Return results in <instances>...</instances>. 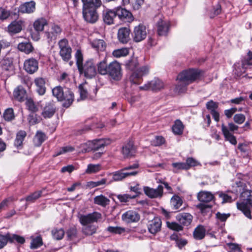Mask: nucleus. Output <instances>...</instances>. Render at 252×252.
Wrapping results in <instances>:
<instances>
[{
  "instance_id": "17",
  "label": "nucleus",
  "mask_w": 252,
  "mask_h": 252,
  "mask_svg": "<svg viewBox=\"0 0 252 252\" xmlns=\"http://www.w3.org/2000/svg\"><path fill=\"white\" fill-rule=\"evenodd\" d=\"M24 22L22 20H14L7 26L6 31L10 34L19 33L22 30Z\"/></svg>"
},
{
  "instance_id": "15",
  "label": "nucleus",
  "mask_w": 252,
  "mask_h": 252,
  "mask_svg": "<svg viewBox=\"0 0 252 252\" xmlns=\"http://www.w3.org/2000/svg\"><path fill=\"white\" fill-rule=\"evenodd\" d=\"M62 31V29L60 26L53 24L51 26L50 31L45 32V35L49 41H54L60 36Z\"/></svg>"
},
{
  "instance_id": "62",
  "label": "nucleus",
  "mask_w": 252,
  "mask_h": 252,
  "mask_svg": "<svg viewBox=\"0 0 252 252\" xmlns=\"http://www.w3.org/2000/svg\"><path fill=\"white\" fill-rule=\"evenodd\" d=\"M174 167L173 172L176 173L179 170H187L185 163L184 162H174L172 164Z\"/></svg>"
},
{
  "instance_id": "56",
  "label": "nucleus",
  "mask_w": 252,
  "mask_h": 252,
  "mask_svg": "<svg viewBox=\"0 0 252 252\" xmlns=\"http://www.w3.org/2000/svg\"><path fill=\"white\" fill-rule=\"evenodd\" d=\"M42 245V240L40 236H37L35 238H32L31 243V248L32 249H36Z\"/></svg>"
},
{
  "instance_id": "59",
  "label": "nucleus",
  "mask_w": 252,
  "mask_h": 252,
  "mask_svg": "<svg viewBox=\"0 0 252 252\" xmlns=\"http://www.w3.org/2000/svg\"><path fill=\"white\" fill-rule=\"evenodd\" d=\"M26 104L28 110L32 112L35 113L38 111V107L32 99H28L26 102Z\"/></svg>"
},
{
  "instance_id": "23",
  "label": "nucleus",
  "mask_w": 252,
  "mask_h": 252,
  "mask_svg": "<svg viewBox=\"0 0 252 252\" xmlns=\"http://www.w3.org/2000/svg\"><path fill=\"white\" fill-rule=\"evenodd\" d=\"M176 220L181 225L188 226L191 223L192 216L188 213H180L177 215Z\"/></svg>"
},
{
  "instance_id": "10",
  "label": "nucleus",
  "mask_w": 252,
  "mask_h": 252,
  "mask_svg": "<svg viewBox=\"0 0 252 252\" xmlns=\"http://www.w3.org/2000/svg\"><path fill=\"white\" fill-rule=\"evenodd\" d=\"M147 34L146 27L143 25L139 24L134 28L132 33L133 41L139 42L143 40L146 37Z\"/></svg>"
},
{
  "instance_id": "2",
  "label": "nucleus",
  "mask_w": 252,
  "mask_h": 252,
  "mask_svg": "<svg viewBox=\"0 0 252 252\" xmlns=\"http://www.w3.org/2000/svg\"><path fill=\"white\" fill-rule=\"evenodd\" d=\"M138 63L136 60L129 61L126 63V67L130 70H133L129 77V81L133 84H139L142 81V77L147 74L149 71L148 66H143L137 68Z\"/></svg>"
},
{
  "instance_id": "4",
  "label": "nucleus",
  "mask_w": 252,
  "mask_h": 252,
  "mask_svg": "<svg viewBox=\"0 0 252 252\" xmlns=\"http://www.w3.org/2000/svg\"><path fill=\"white\" fill-rule=\"evenodd\" d=\"M243 201L237 203V208L241 211L245 216L249 219H252L251 210L248 206L252 207V190H246L242 194Z\"/></svg>"
},
{
  "instance_id": "36",
  "label": "nucleus",
  "mask_w": 252,
  "mask_h": 252,
  "mask_svg": "<svg viewBox=\"0 0 252 252\" xmlns=\"http://www.w3.org/2000/svg\"><path fill=\"white\" fill-rule=\"evenodd\" d=\"M206 230L202 225H198L196 227L193 231V237L196 240H201L205 236Z\"/></svg>"
},
{
  "instance_id": "16",
  "label": "nucleus",
  "mask_w": 252,
  "mask_h": 252,
  "mask_svg": "<svg viewBox=\"0 0 252 252\" xmlns=\"http://www.w3.org/2000/svg\"><path fill=\"white\" fill-rule=\"evenodd\" d=\"M140 218L139 213L134 210H128L122 216V220L126 223L136 222L139 220Z\"/></svg>"
},
{
  "instance_id": "51",
  "label": "nucleus",
  "mask_w": 252,
  "mask_h": 252,
  "mask_svg": "<svg viewBox=\"0 0 252 252\" xmlns=\"http://www.w3.org/2000/svg\"><path fill=\"white\" fill-rule=\"evenodd\" d=\"M83 228V233L86 235H92L95 233L96 231V227L94 225L89 224Z\"/></svg>"
},
{
  "instance_id": "60",
  "label": "nucleus",
  "mask_w": 252,
  "mask_h": 252,
  "mask_svg": "<svg viewBox=\"0 0 252 252\" xmlns=\"http://www.w3.org/2000/svg\"><path fill=\"white\" fill-rule=\"evenodd\" d=\"M167 226L170 229L175 230L177 231H179L183 230V227L180 224H179L178 223L176 222H166Z\"/></svg>"
},
{
  "instance_id": "14",
  "label": "nucleus",
  "mask_w": 252,
  "mask_h": 252,
  "mask_svg": "<svg viewBox=\"0 0 252 252\" xmlns=\"http://www.w3.org/2000/svg\"><path fill=\"white\" fill-rule=\"evenodd\" d=\"M126 170L123 168L121 170L113 172L111 174L113 176L112 179L110 181L118 182L131 176H135L138 174L137 171L126 172Z\"/></svg>"
},
{
  "instance_id": "35",
  "label": "nucleus",
  "mask_w": 252,
  "mask_h": 252,
  "mask_svg": "<svg viewBox=\"0 0 252 252\" xmlns=\"http://www.w3.org/2000/svg\"><path fill=\"white\" fill-rule=\"evenodd\" d=\"M183 203L182 198L178 195H174L170 199V204L174 210L179 209Z\"/></svg>"
},
{
  "instance_id": "6",
  "label": "nucleus",
  "mask_w": 252,
  "mask_h": 252,
  "mask_svg": "<svg viewBox=\"0 0 252 252\" xmlns=\"http://www.w3.org/2000/svg\"><path fill=\"white\" fill-rule=\"evenodd\" d=\"M101 214L97 212H94L86 215L78 213L77 215L79 221L83 226H86L92 224L94 222H97L101 219Z\"/></svg>"
},
{
  "instance_id": "8",
  "label": "nucleus",
  "mask_w": 252,
  "mask_h": 252,
  "mask_svg": "<svg viewBox=\"0 0 252 252\" xmlns=\"http://www.w3.org/2000/svg\"><path fill=\"white\" fill-rule=\"evenodd\" d=\"M120 64L117 61H114L109 63L107 75L115 80L121 79L122 74Z\"/></svg>"
},
{
  "instance_id": "1",
  "label": "nucleus",
  "mask_w": 252,
  "mask_h": 252,
  "mask_svg": "<svg viewBox=\"0 0 252 252\" xmlns=\"http://www.w3.org/2000/svg\"><path fill=\"white\" fill-rule=\"evenodd\" d=\"M202 72L197 69H189L181 72L177 76V84L175 87V91L179 93L186 92L187 87L190 84L200 79Z\"/></svg>"
},
{
  "instance_id": "5",
  "label": "nucleus",
  "mask_w": 252,
  "mask_h": 252,
  "mask_svg": "<svg viewBox=\"0 0 252 252\" xmlns=\"http://www.w3.org/2000/svg\"><path fill=\"white\" fill-rule=\"evenodd\" d=\"M58 45L59 55L64 62H68L72 57V48L68 41L66 38H63L59 41Z\"/></svg>"
},
{
  "instance_id": "22",
  "label": "nucleus",
  "mask_w": 252,
  "mask_h": 252,
  "mask_svg": "<svg viewBox=\"0 0 252 252\" xmlns=\"http://www.w3.org/2000/svg\"><path fill=\"white\" fill-rule=\"evenodd\" d=\"M63 94V98L62 101H63L64 102L63 105L64 107L68 108L74 100V94L69 89L66 88H64Z\"/></svg>"
},
{
  "instance_id": "33",
  "label": "nucleus",
  "mask_w": 252,
  "mask_h": 252,
  "mask_svg": "<svg viewBox=\"0 0 252 252\" xmlns=\"http://www.w3.org/2000/svg\"><path fill=\"white\" fill-rule=\"evenodd\" d=\"M109 64H107V61L105 59L97 64V71L99 74L105 75H107Z\"/></svg>"
},
{
  "instance_id": "39",
  "label": "nucleus",
  "mask_w": 252,
  "mask_h": 252,
  "mask_svg": "<svg viewBox=\"0 0 252 252\" xmlns=\"http://www.w3.org/2000/svg\"><path fill=\"white\" fill-rule=\"evenodd\" d=\"M47 24L45 19L41 18L35 20L33 23V27L37 32H41L44 30V26Z\"/></svg>"
},
{
  "instance_id": "34",
  "label": "nucleus",
  "mask_w": 252,
  "mask_h": 252,
  "mask_svg": "<svg viewBox=\"0 0 252 252\" xmlns=\"http://www.w3.org/2000/svg\"><path fill=\"white\" fill-rule=\"evenodd\" d=\"M46 139L47 136L44 132L41 131H37L34 136L33 142L36 146L39 147Z\"/></svg>"
},
{
  "instance_id": "42",
  "label": "nucleus",
  "mask_w": 252,
  "mask_h": 252,
  "mask_svg": "<svg viewBox=\"0 0 252 252\" xmlns=\"http://www.w3.org/2000/svg\"><path fill=\"white\" fill-rule=\"evenodd\" d=\"M64 91V88L61 86H56L52 89L53 95L56 97L59 101H62Z\"/></svg>"
},
{
  "instance_id": "47",
  "label": "nucleus",
  "mask_w": 252,
  "mask_h": 252,
  "mask_svg": "<svg viewBox=\"0 0 252 252\" xmlns=\"http://www.w3.org/2000/svg\"><path fill=\"white\" fill-rule=\"evenodd\" d=\"M42 194V191L39 190L34 192L33 193L31 194L26 197L25 199L22 198L20 199L21 201H22L25 200L26 201L28 202H34L36 200L39 198Z\"/></svg>"
},
{
  "instance_id": "57",
  "label": "nucleus",
  "mask_w": 252,
  "mask_h": 252,
  "mask_svg": "<svg viewBox=\"0 0 252 252\" xmlns=\"http://www.w3.org/2000/svg\"><path fill=\"white\" fill-rule=\"evenodd\" d=\"M3 118L7 121H10L14 118L13 110L12 108H7L4 111L3 115Z\"/></svg>"
},
{
  "instance_id": "49",
  "label": "nucleus",
  "mask_w": 252,
  "mask_h": 252,
  "mask_svg": "<svg viewBox=\"0 0 252 252\" xmlns=\"http://www.w3.org/2000/svg\"><path fill=\"white\" fill-rule=\"evenodd\" d=\"M74 56L77 68H79L80 66L84 64L83 55L81 50L77 49L75 53Z\"/></svg>"
},
{
  "instance_id": "18",
  "label": "nucleus",
  "mask_w": 252,
  "mask_h": 252,
  "mask_svg": "<svg viewBox=\"0 0 252 252\" xmlns=\"http://www.w3.org/2000/svg\"><path fill=\"white\" fill-rule=\"evenodd\" d=\"M162 222L158 217L154 218L152 220L149 221L148 229L150 233L156 234L160 231Z\"/></svg>"
},
{
  "instance_id": "9",
  "label": "nucleus",
  "mask_w": 252,
  "mask_h": 252,
  "mask_svg": "<svg viewBox=\"0 0 252 252\" xmlns=\"http://www.w3.org/2000/svg\"><path fill=\"white\" fill-rule=\"evenodd\" d=\"M116 16L121 21L130 23L134 20V17L131 12L125 8L119 6L115 8Z\"/></svg>"
},
{
  "instance_id": "54",
  "label": "nucleus",
  "mask_w": 252,
  "mask_h": 252,
  "mask_svg": "<svg viewBox=\"0 0 252 252\" xmlns=\"http://www.w3.org/2000/svg\"><path fill=\"white\" fill-rule=\"evenodd\" d=\"M11 14V12L6 9L0 7V20L2 22L7 20Z\"/></svg>"
},
{
  "instance_id": "58",
  "label": "nucleus",
  "mask_w": 252,
  "mask_h": 252,
  "mask_svg": "<svg viewBox=\"0 0 252 252\" xmlns=\"http://www.w3.org/2000/svg\"><path fill=\"white\" fill-rule=\"evenodd\" d=\"M121 202L126 203L129 201L130 199L135 198L136 195H130L127 194H119L115 195Z\"/></svg>"
},
{
  "instance_id": "27",
  "label": "nucleus",
  "mask_w": 252,
  "mask_h": 252,
  "mask_svg": "<svg viewBox=\"0 0 252 252\" xmlns=\"http://www.w3.org/2000/svg\"><path fill=\"white\" fill-rule=\"evenodd\" d=\"M35 9V2L33 1L25 2L21 4L19 8V11L22 13H31Z\"/></svg>"
},
{
  "instance_id": "31",
  "label": "nucleus",
  "mask_w": 252,
  "mask_h": 252,
  "mask_svg": "<svg viewBox=\"0 0 252 252\" xmlns=\"http://www.w3.org/2000/svg\"><path fill=\"white\" fill-rule=\"evenodd\" d=\"M13 95L16 100L23 101L26 97V91L23 87L18 86L14 91Z\"/></svg>"
},
{
  "instance_id": "25",
  "label": "nucleus",
  "mask_w": 252,
  "mask_h": 252,
  "mask_svg": "<svg viewBox=\"0 0 252 252\" xmlns=\"http://www.w3.org/2000/svg\"><path fill=\"white\" fill-rule=\"evenodd\" d=\"M34 83L36 87V91L39 95H43L46 92V80L42 77L36 78Z\"/></svg>"
},
{
  "instance_id": "30",
  "label": "nucleus",
  "mask_w": 252,
  "mask_h": 252,
  "mask_svg": "<svg viewBox=\"0 0 252 252\" xmlns=\"http://www.w3.org/2000/svg\"><path fill=\"white\" fill-rule=\"evenodd\" d=\"M18 49L26 54H29L33 52L34 48L30 42H22L19 43L17 46Z\"/></svg>"
},
{
  "instance_id": "41",
  "label": "nucleus",
  "mask_w": 252,
  "mask_h": 252,
  "mask_svg": "<svg viewBox=\"0 0 252 252\" xmlns=\"http://www.w3.org/2000/svg\"><path fill=\"white\" fill-rule=\"evenodd\" d=\"M13 62L11 59L5 58L0 62V65L3 70L8 71L13 69Z\"/></svg>"
},
{
  "instance_id": "7",
  "label": "nucleus",
  "mask_w": 252,
  "mask_h": 252,
  "mask_svg": "<svg viewBox=\"0 0 252 252\" xmlns=\"http://www.w3.org/2000/svg\"><path fill=\"white\" fill-rule=\"evenodd\" d=\"M78 69L80 74L83 75L87 78L94 77L97 73L95 65L92 60L87 61Z\"/></svg>"
},
{
  "instance_id": "24",
  "label": "nucleus",
  "mask_w": 252,
  "mask_h": 252,
  "mask_svg": "<svg viewBox=\"0 0 252 252\" xmlns=\"http://www.w3.org/2000/svg\"><path fill=\"white\" fill-rule=\"evenodd\" d=\"M130 30L127 28H121L118 32V38L123 43H126L130 40Z\"/></svg>"
},
{
  "instance_id": "61",
  "label": "nucleus",
  "mask_w": 252,
  "mask_h": 252,
  "mask_svg": "<svg viewBox=\"0 0 252 252\" xmlns=\"http://www.w3.org/2000/svg\"><path fill=\"white\" fill-rule=\"evenodd\" d=\"M75 150L74 148L71 146H66L61 148V149L56 153L54 156H58L60 155L65 154L68 152H72Z\"/></svg>"
},
{
  "instance_id": "63",
  "label": "nucleus",
  "mask_w": 252,
  "mask_h": 252,
  "mask_svg": "<svg viewBox=\"0 0 252 252\" xmlns=\"http://www.w3.org/2000/svg\"><path fill=\"white\" fill-rule=\"evenodd\" d=\"M219 103L211 100L207 102L206 107L207 109L210 111V112L213 111H216L218 108Z\"/></svg>"
},
{
  "instance_id": "37",
  "label": "nucleus",
  "mask_w": 252,
  "mask_h": 252,
  "mask_svg": "<svg viewBox=\"0 0 252 252\" xmlns=\"http://www.w3.org/2000/svg\"><path fill=\"white\" fill-rule=\"evenodd\" d=\"M83 7L98 8L102 4L101 0H82Z\"/></svg>"
},
{
  "instance_id": "48",
  "label": "nucleus",
  "mask_w": 252,
  "mask_h": 252,
  "mask_svg": "<svg viewBox=\"0 0 252 252\" xmlns=\"http://www.w3.org/2000/svg\"><path fill=\"white\" fill-rule=\"evenodd\" d=\"M51 232L53 238L57 240L62 239L64 235V231L62 228H54Z\"/></svg>"
},
{
  "instance_id": "20",
  "label": "nucleus",
  "mask_w": 252,
  "mask_h": 252,
  "mask_svg": "<svg viewBox=\"0 0 252 252\" xmlns=\"http://www.w3.org/2000/svg\"><path fill=\"white\" fill-rule=\"evenodd\" d=\"M170 28L168 22L160 19L157 23V32L160 36H165L167 34Z\"/></svg>"
},
{
  "instance_id": "19",
  "label": "nucleus",
  "mask_w": 252,
  "mask_h": 252,
  "mask_svg": "<svg viewBox=\"0 0 252 252\" xmlns=\"http://www.w3.org/2000/svg\"><path fill=\"white\" fill-rule=\"evenodd\" d=\"M116 17L115 8L112 9H107L103 11L102 17L104 22L110 25L114 24L115 18Z\"/></svg>"
},
{
  "instance_id": "55",
  "label": "nucleus",
  "mask_w": 252,
  "mask_h": 252,
  "mask_svg": "<svg viewBox=\"0 0 252 252\" xmlns=\"http://www.w3.org/2000/svg\"><path fill=\"white\" fill-rule=\"evenodd\" d=\"M112 183V181H108L106 178H103L99 181L96 182H89V185L92 188L96 187L98 186L104 185H109Z\"/></svg>"
},
{
  "instance_id": "44",
  "label": "nucleus",
  "mask_w": 252,
  "mask_h": 252,
  "mask_svg": "<svg viewBox=\"0 0 252 252\" xmlns=\"http://www.w3.org/2000/svg\"><path fill=\"white\" fill-rule=\"evenodd\" d=\"M129 54V49L127 48H122L114 50L112 52L113 57L118 58L126 56Z\"/></svg>"
},
{
  "instance_id": "13",
  "label": "nucleus",
  "mask_w": 252,
  "mask_h": 252,
  "mask_svg": "<svg viewBox=\"0 0 252 252\" xmlns=\"http://www.w3.org/2000/svg\"><path fill=\"white\" fill-rule=\"evenodd\" d=\"M38 69V62L33 58L26 60L24 63V69L30 74H33Z\"/></svg>"
},
{
  "instance_id": "11",
  "label": "nucleus",
  "mask_w": 252,
  "mask_h": 252,
  "mask_svg": "<svg viewBox=\"0 0 252 252\" xmlns=\"http://www.w3.org/2000/svg\"><path fill=\"white\" fill-rule=\"evenodd\" d=\"M97 8L83 7V15L85 21L94 23L98 19Z\"/></svg>"
},
{
  "instance_id": "40",
  "label": "nucleus",
  "mask_w": 252,
  "mask_h": 252,
  "mask_svg": "<svg viewBox=\"0 0 252 252\" xmlns=\"http://www.w3.org/2000/svg\"><path fill=\"white\" fill-rule=\"evenodd\" d=\"M27 135L26 132L24 130L18 131L14 142V145L18 147L22 145L23 142Z\"/></svg>"
},
{
  "instance_id": "32",
  "label": "nucleus",
  "mask_w": 252,
  "mask_h": 252,
  "mask_svg": "<svg viewBox=\"0 0 252 252\" xmlns=\"http://www.w3.org/2000/svg\"><path fill=\"white\" fill-rule=\"evenodd\" d=\"M92 47L97 51H103L106 47V44L102 39H96L91 42Z\"/></svg>"
},
{
  "instance_id": "64",
  "label": "nucleus",
  "mask_w": 252,
  "mask_h": 252,
  "mask_svg": "<svg viewBox=\"0 0 252 252\" xmlns=\"http://www.w3.org/2000/svg\"><path fill=\"white\" fill-rule=\"evenodd\" d=\"M28 120L30 125H34L39 123L40 121V119L37 118L36 114H30L28 116Z\"/></svg>"
},
{
  "instance_id": "46",
  "label": "nucleus",
  "mask_w": 252,
  "mask_h": 252,
  "mask_svg": "<svg viewBox=\"0 0 252 252\" xmlns=\"http://www.w3.org/2000/svg\"><path fill=\"white\" fill-rule=\"evenodd\" d=\"M110 200L103 195L96 196L94 198V203L103 207L109 204Z\"/></svg>"
},
{
  "instance_id": "53",
  "label": "nucleus",
  "mask_w": 252,
  "mask_h": 252,
  "mask_svg": "<svg viewBox=\"0 0 252 252\" xmlns=\"http://www.w3.org/2000/svg\"><path fill=\"white\" fill-rule=\"evenodd\" d=\"M89 121L90 120H88L87 121V122H86L87 125L85 126V127L81 130L82 131V132H81L80 134H82L84 131H86L92 128H101L103 126V125L102 124H97L95 123V120H93V123L91 125H90Z\"/></svg>"
},
{
  "instance_id": "38",
  "label": "nucleus",
  "mask_w": 252,
  "mask_h": 252,
  "mask_svg": "<svg viewBox=\"0 0 252 252\" xmlns=\"http://www.w3.org/2000/svg\"><path fill=\"white\" fill-rule=\"evenodd\" d=\"M184 128V125L180 120H176L172 127L173 133L176 135H181Z\"/></svg>"
},
{
  "instance_id": "50",
  "label": "nucleus",
  "mask_w": 252,
  "mask_h": 252,
  "mask_svg": "<svg viewBox=\"0 0 252 252\" xmlns=\"http://www.w3.org/2000/svg\"><path fill=\"white\" fill-rule=\"evenodd\" d=\"M101 169V165L99 164H89L88 165L87 168L85 171V173L87 174H93L99 171Z\"/></svg>"
},
{
  "instance_id": "45",
  "label": "nucleus",
  "mask_w": 252,
  "mask_h": 252,
  "mask_svg": "<svg viewBox=\"0 0 252 252\" xmlns=\"http://www.w3.org/2000/svg\"><path fill=\"white\" fill-rule=\"evenodd\" d=\"M93 145L91 141L80 144L78 147L79 153H88L92 151V146Z\"/></svg>"
},
{
  "instance_id": "3",
  "label": "nucleus",
  "mask_w": 252,
  "mask_h": 252,
  "mask_svg": "<svg viewBox=\"0 0 252 252\" xmlns=\"http://www.w3.org/2000/svg\"><path fill=\"white\" fill-rule=\"evenodd\" d=\"M197 197L201 203L197 204L196 207L202 214L207 213L212 207V206L208 203L214 199V195L209 191H200L197 193Z\"/></svg>"
},
{
  "instance_id": "26",
  "label": "nucleus",
  "mask_w": 252,
  "mask_h": 252,
  "mask_svg": "<svg viewBox=\"0 0 252 252\" xmlns=\"http://www.w3.org/2000/svg\"><path fill=\"white\" fill-rule=\"evenodd\" d=\"M135 151L133 142L129 141L123 147L122 152L125 158H130L134 156Z\"/></svg>"
},
{
  "instance_id": "12",
  "label": "nucleus",
  "mask_w": 252,
  "mask_h": 252,
  "mask_svg": "<svg viewBox=\"0 0 252 252\" xmlns=\"http://www.w3.org/2000/svg\"><path fill=\"white\" fill-rule=\"evenodd\" d=\"M143 190L145 194L150 198H161L163 195V187L162 185H158L157 189L144 187Z\"/></svg>"
},
{
  "instance_id": "29",
  "label": "nucleus",
  "mask_w": 252,
  "mask_h": 252,
  "mask_svg": "<svg viewBox=\"0 0 252 252\" xmlns=\"http://www.w3.org/2000/svg\"><path fill=\"white\" fill-rule=\"evenodd\" d=\"M221 131L225 140L229 141L232 145H236L237 140L236 137L230 133L228 128L223 124L221 125Z\"/></svg>"
},
{
  "instance_id": "52",
  "label": "nucleus",
  "mask_w": 252,
  "mask_h": 252,
  "mask_svg": "<svg viewBox=\"0 0 252 252\" xmlns=\"http://www.w3.org/2000/svg\"><path fill=\"white\" fill-rule=\"evenodd\" d=\"M8 241L12 243L15 241L19 244H23L25 242V238L22 236H20L16 234L11 235L10 234H8Z\"/></svg>"
},
{
  "instance_id": "43",
  "label": "nucleus",
  "mask_w": 252,
  "mask_h": 252,
  "mask_svg": "<svg viewBox=\"0 0 252 252\" xmlns=\"http://www.w3.org/2000/svg\"><path fill=\"white\" fill-rule=\"evenodd\" d=\"M150 83L151 89L153 91L159 90L164 87L163 82L158 79L155 78Z\"/></svg>"
},
{
  "instance_id": "21",
  "label": "nucleus",
  "mask_w": 252,
  "mask_h": 252,
  "mask_svg": "<svg viewBox=\"0 0 252 252\" xmlns=\"http://www.w3.org/2000/svg\"><path fill=\"white\" fill-rule=\"evenodd\" d=\"M56 111V108L55 105L49 102L46 103L41 113V115L45 119L50 118L54 115Z\"/></svg>"
},
{
  "instance_id": "28",
  "label": "nucleus",
  "mask_w": 252,
  "mask_h": 252,
  "mask_svg": "<svg viewBox=\"0 0 252 252\" xmlns=\"http://www.w3.org/2000/svg\"><path fill=\"white\" fill-rule=\"evenodd\" d=\"M92 151H95L103 148L105 146L110 144V140L106 139H99L91 141Z\"/></svg>"
}]
</instances>
